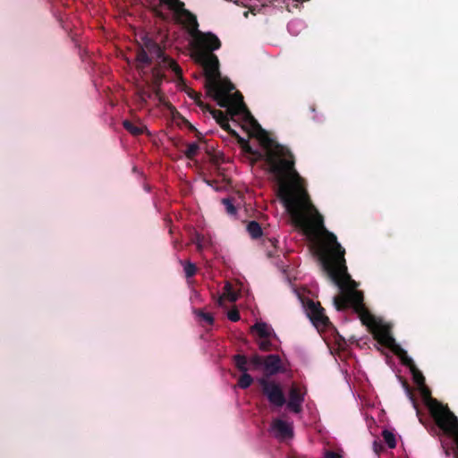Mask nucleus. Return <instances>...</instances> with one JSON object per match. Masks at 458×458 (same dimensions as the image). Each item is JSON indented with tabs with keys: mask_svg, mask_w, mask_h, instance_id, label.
Listing matches in <instances>:
<instances>
[{
	"mask_svg": "<svg viewBox=\"0 0 458 458\" xmlns=\"http://www.w3.org/2000/svg\"><path fill=\"white\" fill-rule=\"evenodd\" d=\"M192 37L194 38V47L199 54L201 52L212 53L221 47V41L211 32L203 33L199 30Z\"/></svg>",
	"mask_w": 458,
	"mask_h": 458,
	"instance_id": "obj_9",
	"label": "nucleus"
},
{
	"mask_svg": "<svg viewBox=\"0 0 458 458\" xmlns=\"http://www.w3.org/2000/svg\"><path fill=\"white\" fill-rule=\"evenodd\" d=\"M312 248L323 270L340 289V293L334 297L335 309L339 311L352 309L378 344L390 350L395 346L397 344L391 335V327L377 319L365 306L363 293L357 290L358 284L347 272L345 250L336 236L333 233H327L313 242Z\"/></svg>",
	"mask_w": 458,
	"mask_h": 458,
	"instance_id": "obj_2",
	"label": "nucleus"
},
{
	"mask_svg": "<svg viewBox=\"0 0 458 458\" xmlns=\"http://www.w3.org/2000/svg\"><path fill=\"white\" fill-rule=\"evenodd\" d=\"M263 367L266 372L273 376L281 370V359L276 354H270L264 358Z\"/></svg>",
	"mask_w": 458,
	"mask_h": 458,
	"instance_id": "obj_13",
	"label": "nucleus"
},
{
	"mask_svg": "<svg viewBox=\"0 0 458 458\" xmlns=\"http://www.w3.org/2000/svg\"><path fill=\"white\" fill-rule=\"evenodd\" d=\"M196 315L199 318L201 323L212 326L214 323V318L211 313L203 311L202 310H195Z\"/></svg>",
	"mask_w": 458,
	"mask_h": 458,
	"instance_id": "obj_23",
	"label": "nucleus"
},
{
	"mask_svg": "<svg viewBox=\"0 0 458 458\" xmlns=\"http://www.w3.org/2000/svg\"><path fill=\"white\" fill-rule=\"evenodd\" d=\"M403 386L405 387L406 394H407L410 401L411 402L413 408L416 410L417 415L419 416L420 415V410H419V404H418L417 398L415 397L412 390L411 389V387L409 386V385L407 383H404Z\"/></svg>",
	"mask_w": 458,
	"mask_h": 458,
	"instance_id": "obj_27",
	"label": "nucleus"
},
{
	"mask_svg": "<svg viewBox=\"0 0 458 458\" xmlns=\"http://www.w3.org/2000/svg\"><path fill=\"white\" fill-rule=\"evenodd\" d=\"M222 203L225 206V208L228 215H231V216L236 215L237 209L230 199H223Z\"/></svg>",
	"mask_w": 458,
	"mask_h": 458,
	"instance_id": "obj_28",
	"label": "nucleus"
},
{
	"mask_svg": "<svg viewBox=\"0 0 458 458\" xmlns=\"http://www.w3.org/2000/svg\"><path fill=\"white\" fill-rule=\"evenodd\" d=\"M258 128L257 138L265 150L263 159L277 184V197L284 204L296 227L301 229L311 244L330 233L324 217L312 204L304 179L295 169L291 150L273 140L253 119Z\"/></svg>",
	"mask_w": 458,
	"mask_h": 458,
	"instance_id": "obj_1",
	"label": "nucleus"
},
{
	"mask_svg": "<svg viewBox=\"0 0 458 458\" xmlns=\"http://www.w3.org/2000/svg\"><path fill=\"white\" fill-rule=\"evenodd\" d=\"M252 332H256L262 338H269L272 334V328L264 322H257L250 327Z\"/></svg>",
	"mask_w": 458,
	"mask_h": 458,
	"instance_id": "obj_16",
	"label": "nucleus"
},
{
	"mask_svg": "<svg viewBox=\"0 0 458 458\" xmlns=\"http://www.w3.org/2000/svg\"><path fill=\"white\" fill-rule=\"evenodd\" d=\"M226 108V114H225L223 111L211 108L208 112L212 114L213 118L216 121V123L221 126L223 130L227 131L232 137L235 138L238 141V143L241 145V147L248 153H253L251 147L249 145V142L242 138L236 131L231 128L229 124V118L228 115L231 116L232 119H233L234 115H231V114L228 111V108ZM242 114L245 116L246 119L253 120L252 115H249L247 113H240L238 115ZM237 116V114H235Z\"/></svg>",
	"mask_w": 458,
	"mask_h": 458,
	"instance_id": "obj_6",
	"label": "nucleus"
},
{
	"mask_svg": "<svg viewBox=\"0 0 458 458\" xmlns=\"http://www.w3.org/2000/svg\"><path fill=\"white\" fill-rule=\"evenodd\" d=\"M153 58L158 61L157 64L151 69L150 79L153 89L157 94H158L159 86L165 79V74L162 72L163 68L171 69L178 81L184 84L182 70L178 64L167 56L157 42L145 37L143 44L139 46L136 53V68L142 78L146 75V67L152 64Z\"/></svg>",
	"mask_w": 458,
	"mask_h": 458,
	"instance_id": "obj_4",
	"label": "nucleus"
},
{
	"mask_svg": "<svg viewBox=\"0 0 458 458\" xmlns=\"http://www.w3.org/2000/svg\"><path fill=\"white\" fill-rule=\"evenodd\" d=\"M190 129H191V131H196V132H197V136L199 138V136H200V132H199V131H198L196 130V128H194L192 125H191V126H190Z\"/></svg>",
	"mask_w": 458,
	"mask_h": 458,
	"instance_id": "obj_36",
	"label": "nucleus"
},
{
	"mask_svg": "<svg viewBox=\"0 0 458 458\" xmlns=\"http://www.w3.org/2000/svg\"><path fill=\"white\" fill-rule=\"evenodd\" d=\"M199 60L201 62L206 76L205 87L207 93L220 107H227L231 115L240 113H247L250 115L240 91L233 94L234 85L230 81H221L219 72V60L213 53L201 52L199 54Z\"/></svg>",
	"mask_w": 458,
	"mask_h": 458,
	"instance_id": "obj_3",
	"label": "nucleus"
},
{
	"mask_svg": "<svg viewBox=\"0 0 458 458\" xmlns=\"http://www.w3.org/2000/svg\"><path fill=\"white\" fill-rule=\"evenodd\" d=\"M123 128L134 136L141 135L144 132L143 127L136 126L133 123L129 120L123 122Z\"/></svg>",
	"mask_w": 458,
	"mask_h": 458,
	"instance_id": "obj_20",
	"label": "nucleus"
},
{
	"mask_svg": "<svg viewBox=\"0 0 458 458\" xmlns=\"http://www.w3.org/2000/svg\"><path fill=\"white\" fill-rule=\"evenodd\" d=\"M227 299L229 301L231 302H233L237 300V294L233 290L231 284H227L225 288H224V293L222 296L219 297L218 299V303L219 305H222L223 304V301L224 299Z\"/></svg>",
	"mask_w": 458,
	"mask_h": 458,
	"instance_id": "obj_18",
	"label": "nucleus"
},
{
	"mask_svg": "<svg viewBox=\"0 0 458 458\" xmlns=\"http://www.w3.org/2000/svg\"><path fill=\"white\" fill-rule=\"evenodd\" d=\"M303 403V396L299 388L293 386L289 394V401L287 403L288 408L295 413L301 411V404Z\"/></svg>",
	"mask_w": 458,
	"mask_h": 458,
	"instance_id": "obj_12",
	"label": "nucleus"
},
{
	"mask_svg": "<svg viewBox=\"0 0 458 458\" xmlns=\"http://www.w3.org/2000/svg\"><path fill=\"white\" fill-rule=\"evenodd\" d=\"M307 314L313 325L318 328H327L331 325L329 318L319 302L310 301L307 304Z\"/></svg>",
	"mask_w": 458,
	"mask_h": 458,
	"instance_id": "obj_10",
	"label": "nucleus"
},
{
	"mask_svg": "<svg viewBox=\"0 0 458 458\" xmlns=\"http://www.w3.org/2000/svg\"><path fill=\"white\" fill-rule=\"evenodd\" d=\"M277 243H278V241L275 238H272V239H267V241L265 242V245L267 247H268V245H269V246L276 249Z\"/></svg>",
	"mask_w": 458,
	"mask_h": 458,
	"instance_id": "obj_34",
	"label": "nucleus"
},
{
	"mask_svg": "<svg viewBox=\"0 0 458 458\" xmlns=\"http://www.w3.org/2000/svg\"><path fill=\"white\" fill-rule=\"evenodd\" d=\"M162 4L164 3L160 0V4L157 6L152 8V12L156 17L161 20H166V15L160 10V6Z\"/></svg>",
	"mask_w": 458,
	"mask_h": 458,
	"instance_id": "obj_30",
	"label": "nucleus"
},
{
	"mask_svg": "<svg viewBox=\"0 0 458 458\" xmlns=\"http://www.w3.org/2000/svg\"><path fill=\"white\" fill-rule=\"evenodd\" d=\"M267 255H268V257H274V256H276V250L275 252H274V251H272V250H268V251H267Z\"/></svg>",
	"mask_w": 458,
	"mask_h": 458,
	"instance_id": "obj_35",
	"label": "nucleus"
},
{
	"mask_svg": "<svg viewBox=\"0 0 458 458\" xmlns=\"http://www.w3.org/2000/svg\"><path fill=\"white\" fill-rule=\"evenodd\" d=\"M176 15L184 18V23L188 26L191 36L199 31V23L197 17L189 10L184 8V3L180 0H161Z\"/></svg>",
	"mask_w": 458,
	"mask_h": 458,
	"instance_id": "obj_8",
	"label": "nucleus"
},
{
	"mask_svg": "<svg viewBox=\"0 0 458 458\" xmlns=\"http://www.w3.org/2000/svg\"><path fill=\"white\" fill-rule=\"evenodd\" d=\"M199 149V146L197 142L190 143L187 145V149L184 151V155L188 159L193 160L197 156Z\"/></svg>",
	"mask_w": 458,
	"mask_h": 458,
	"instance_id": "obj_24",
	"label": "nucleus"
},
{
	"mask_svg": "<svg viewBox=\"0 0 458 458\" xmlns=\"http://www.w3.org/2000/svg\"><path fill=\"white\" fill-rule=\"evenodd\" d=\"M410 371L412 375V379H413L414 383L419 387L423 386L425 385V377H424L422 372L417 367H414Z\"/></svg>",
	"mask_w": 458,
	"mask_h": 458,
	"instance_id": "obj_21",
	"label": "nucleus"
},
{
	"mask_svg": "<svg viewBox=\"0 0 458 458\" xmlns=\"http://www.w3.org/2000/svg\"><path fill=\"white\" fill-rule=\"evenodd\" d=\"M247 230L253 239H258L262 235L261 226L256 221H250L247 225Z\"/></svg>",
	"mask_w": 458,
	"mask_h": 458,
	"instance_id": "obj_19",
	"label": "nucleus"
},
{
	"mask_svg": "<svg viewBox=\"0 0 458 458\" xmlns=\"http://www.w3.org/2000/svg\"><path fill=\"white\" fill-rule=\"evenodd\" d=\"M419 388L438 428L449 436L458 437L457 417L449 410L447 405H444L437 399L432 398L431 392L426 385Z\"/></svg>",
	"mask_w": 458,
	"mask_h": 458,
	"instance_id": "obj_5",
	"label": "nucleus"
},
{
	"mask_svg": "<svg viewBox=\"0 0 458 458\" xmlns=\"http://www.w3.org/2000/svg\"><path fill=\"white\" fill-rule=\"evenodd\" d=\"M145 95H146L148 98H149V97H150V94L143 93L142 98H144V96H145Z\"/></svg>",
	"mask_w": 458,
	"mask_h": 458,
	"instance_id": "obj_37",
	"label": "nucleus"
},
{
	"mask_svg": "<svg viewBox=\"0 0 458 458\" xmlns=\"http://www.w3.org/2000/svg\"><path fill=\"white\" fill-rule=\"evenodd\" d=\"M259 347L263 352H268L272 349V343L268 338H262L259 343Z\"/></svg>",
	"mask_w": 458,
	"mask_h": 458,
	"instance_id": "obj_29",
	"label": "nucleus"
},
{
	"mask_svg": "<svg viewBox=\"0 0 458 458\" xmlns=\"http://www.w3.org/2000/svg\"><path fill=\"white\" fill-rule=\"evenodd\" d=\"M188 96L193 99L196 103V105L200 107L204 112H208L209 110H211V106L208 105V104H205L202 100H201V94L200 93H198L196 91H194L193 89H189L188 90Z\"/></svg>",
	"mask_w": 458,
	"mask_h": 458,
	"instance_id": "obj_17",
	"label": "nucleus"
},
{
	"mask_svg": "<svg viewBox=\"0 0 458 458\" xmlns=\"http://www.w3.org/2000/svg\"><path fill=\"white\" fill-rule=\"evenodd\" d=\"M227 317L233 322H236L241 318L240 312L236 309L229 310L227 313Z\"/></svg>",
	"mask_w": 458,
	"mask_h": 458,
	"instance_id": "obj_31",
	"label": "nucleus"
},
{
	"mask_svg": "<svg viewBox=\"0 0 458 458\" xmlns=\"http://www.w3.org/2000/svg\"><path fill=\"white\" fill-rule=\"evenodd\" d=\"M263 364H264V358L258 354H255V355L251 356L250 359H248V367L250 369L253 368L255 369H258L263 367Z\"/></svg>",
	"mask_w": 458,
	"mask_h": 458,
	"instance_id": "obj_25",
	"label": "nucleus"
},
{
	"mask_svg": "<svg viewBox=\"0 0 458 458\" xmlns=\"http://www.w3.org/2000/svg\"><path fill=\"white\" fill-rule=\"evenodd\" d=\"M272 428L282 437H292L293 428L285 421L276 419L272 423Z\"/></svg>",
	"mask_w": 458,
	"mask_h": 458,
	"instance_id": "obj_15",
	"label": "nucleus"
},
{
	"mask_svg": "<svg viewBox=\"0 0 458 458\" xmlns=\"http://www.w3.org/2000/svg\"><path fill=\"white\" fill-rule=\"evenodd\" d=\"M391 351L396 355L401 360L402 364L405 367L409 368L411 370L414 367H416L413 360L408 356L407 352L401 347L398 344L394 346Z\"/></svg>",
	"mask_w": 458,
	"mask_h": 458,
	"instance_id": "obj_14",
	"label": "nucleus"
},
{
	"mask_svg": "<svg viewBox=\"0 0 458 458\" xmlns=\"http://www.w3.org/2000/svg\"><path fill=\"white\" fill-rule=\"evenodd\" d=\"M209 159H210V163L215 166H218L220 165V163L222 162V157L216 155V154L210 155Z\"/></svg>",
	"mask_w": 458,
	"mask_h": 458,
	"instance_id": "obj_32",
	"label": "nucleus"
},
{
	"mask_svg": "<svg viewBox=\"0 0 458 458\" xmlns=\"http://www.w3.org/2000/svg\"><path fill=\"white\" fill-rule=\"evenodd\" d=\"M382 437L389 448H394L396 446L395 437L391 431L387 429L383 430Z\"/></svg>",
	"mask_w": 458,
	"mask_h": 458,
	"instance_id": "obj_26",
	"label": "nucleus"
},
{
	"mask_svg": "<svg viewBox=\"0 0 458 458\" xmlns=\"http://www.w3.org/2000/svg\"><path fill=\"white\" fill-rule=\"evenodd\" d=\"M325 458H343V457L341 454H339L334 451L327 450L325 453Z\"/></svg>",
	"mask_w": 458,
	"mask_h": 458,
	"instance_id": "obj_33",
	"label": "nucleus"
},
{
	"mask_svg": "<svg viewBox=\"0 0 458 458\" xmlns=\"http://www.w3.org/2000/svg\"><path fill=\"white\" fill-rule=\"evenodd\" d=\"M180 263L183 266V270L185 273V276L187 278H191L196 274L197 267H196L195 264L191 263L189 260H187V261L180 260Z\"/></svg>",
	"mask_w": 458,
	"mask_h": 458,
	"instance_id": "obj_22",
	"label": "nucleus"
},
{
	"mask_svg": "<svg viewBox=\"0 0 458 458\" xmlns=\"http://www.w3.org/2000/svg\"><path fill=\"white\" fill-rule=\"evenodd\" d=\"M233 362L236 369L242 372L238 379V386L242 389H246L253 383V377L248 373V358L243 354H236L233 356Z\"/></svg>",
	"mask_w": 458,
	"mask_h": 458,
	"instance_id": "obj_11",
	"label": "nucleus"
},
{
	"mask_svg": "<svg viewBox=\"0 0 458 458\" xmlns=\"http://www.w3.org/2000/svg\"><path fill=\"white\" fill-rule=\"evenodd\" d=\"M262 394L267 398L269 403L276 407H282L286 403V398L280 384L266 377L258 379Z\"/></svg>",
	"mask_w": 458,
	"mask_h": 458,
	"instance_id": "obj_7",
	"label": "nucleus"
}]
</instances>
